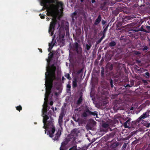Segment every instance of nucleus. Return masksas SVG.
Wrapping results in <instances>:
<instances>
[{
    "label": "nucleus",
    "mask_w": 150,
    "mask_h": 150,
    "mask_svg": "<svg viewBox=\"0 0 150 150\" xmlns=\"http://www.w3.org/2000/svg\"><path fill=\"white\" fill-rule=\"evenodd\" d=\"M102 20V17L100 15H99L98 18L95 20L94 24L96 25H98L100 23Z\"/></svg>",
    "instance_id": "obj_12"
},
{
    "label": "nucleus",
    "mask_w": 150,
    "mask_h": 150,
    "mask_svg": "<svg viewBox=\"0 0 150 150\" xmlns=\"http://www.w3.org/2000/svg\"><path fill=\"white\" fill-rule=\"evenodd\" d=\"M133 18L129 16H126L125 18H122V23L123 24H125L127 22H129L130 21L133 19Z\"/></svg>",
    "instance_id": "obj_8"
},
{
    "label": "nucleus",
    "mask_w": 150,
    "mask_h": 150,
    "mask_svg": "<svg viewBox=\"0 0 150 150\" xmlns=\"http://www.w3.org/2000/svg\"><path fill=\"white\" fill-rule=\"evenodd\" d=\"M65 114L64 112H62L60 113V115L58 119V123L59 126L61 127L62 125V123L63 122V117L64 116Z\"/></svg>",
    "instance_id": "obj_9"
},
{
    "label": "nucleus",
    "mask_w": 150,
    "mask_h": 150,
    "mask_svg": "<svg viewBox=\"0 0 150 150\" xmlns=\"http://www.w3.org/2000/svg\"><path fill=\"white\" fill-rule=\"evenodd\" d=\"M77 86V80L75 79L72 82V87L73 88H76Z\"/></svg>",
    "instance_id": "obj_18"
},
{
    "label": "nucleus",
    "mask_w": 150,
    "mask_h": 150,
    "mask_svg": "<svg viewBox=\"0 0 150 150\" xmlns=\"http://www.w3.org/2000/svg\"><path fill=\"white\" fill-rule=\"evenodd\" d=\"M136 63L138 64V65L139 66H142L143 65L141 61V60H139L138 59H137L136 60Z\"/></svg>",
    "instance_id": "obj_22"
},
{
    "label": "nucleus",
    "mask_w": 150,
    "mask_h": 150,
    "mask_svg": "<svg viewBox=\"0 0 150 150\" xmlns=\"http://www.w3.org/2000/svg\"><path fill=\"white\" fill-rule=\"evenodd\" d=\"M57 5L52 4L53 8L56 10H58L59 8L60 7L61 11H63V4L61 2H58Z\"/></svg>",
    "instance_id": "obj_7"
},
{
    "label": "nucleus",
    "mask_w": 150,
    "mask_h": 150,
    "mask_svg": "<svg viewBox=\"0 0 150 150\" xmlns=\"http://www.w3.org/2000/svg\"><path fill=\"white\" fill-rule=\"evenodd\" d=\"M134 80H132L131 81L130 84L131 87L133 86L134 85Z\"/></svg>",
    "instance_id": "obj_43"
},
{
    "label": "nucleus",
    "mask_w": 150,
    "mask_h": 150,
    "mask_svg": "<svg viewBox=\"0 0 150 150\" xmlns=\"http://www.w3.org/2000/svg\"><path fill=\"white\" fill-rule=\"evenodd\" d=\"M91 47V44H90L89 45L88 44H86V49L88 50L90 49Z\"/></svg>",
    "instance_id": "obj_35"
},
{
    "label": "nucleus",
    "mask_w": 150,
    "mask_h": 150,
    "mask_svg": "<svg viewBox=\"0 0 150 150\" xmlns=\"http://www.w3.org/2000/svg\"><path fill=\"white\" fill-rule=\"evenodd\" d=\"M74 50L79 54H81L82 52V48L80 45L77 42H75L73 45Z\"/></svg>",
    "instance_id": "obj_6"
},
{
    "label": "nucleus",
    "mask_w": 150,
    "mask_h": 150,
    "mask_svg": "<svg viewBox=\"0 0 150 150\" xmlns=\"http://www.w3.org/2000/svg\"><path fill=\"white\" fill-rule=\"evenodd\" d=\"M39 50V51L41 52V53H42V49H39V48L38 49Z\"/></svg>",
    "instance_id": "obj_57"
},
{
    "label": "nucleus",
    "mask_w": 150,
    "mask_h": 150,
    "mask_svg": "<svg viewBox=\"0 0 150 150\" xmlns=\"http://www.w3.org/2000/svg\"><path fill=\"white\" fill-rule=\"evenodd\" d=\"M127 144L126 143H125L122 146V148L124 149H125L126 148L127 146Z\"/></svg>",
    "instance_id": "obj_45"
},
{
    "label": "nucleus",
    "mask_w": 150,
    "mask_h": 150,
    "mask_svg": "<svg viewBox=\"0 0 150 150\" xmlns=\"http://www.w3.org/2000/svg\"><path fill=\"white\" fill-rule=\"evenodd\" d=\"M126 87H131V86H130L129 84L127 85Z\"/></svg>",
    "instance_id": "obj_62"
},
{
    "label": "nucleus",
    "mask_w": 150,
    "mask_h": 150,
    "mask_svg": "<svg viewBox=\"0 0 150 150\" xmlns=\"http://www.w3.org/2000/svg\"><path fill=\"white\" fill-rule=\"evenodd\" d=\"M57 22L56 19H54L52 21L50 24L49 29V33L50 34L51 36L53 34V32L55 30V27Z\"/></svg>",
    "instance_id": "obj_5"
},
{
    "label": "nucleus",
    "mask_w": 150,
    "mask_h": 150,
    "mask_svg": "<svg viewBox=\"0 0 150 150\" xmlns=\"http://www.w3.org/2000/svg\"><path fill=\"white\" fill-rule=\"evenodd\" d=\"M137 23L136 22H132L130 23L131 25V26H134L136 25Z\"/></svg>",
    "instance_id": "obj_50"
},
{
    "label": "nucleus",
    "mask_w": 150,
    "mask_h": 150,
    "mask_svg": "<svg viewBox=\"0 0 150 150\" xmlns=\"http://www.w3.org/2000/svg\"><path fill=\"white\" fill-rule=\"evenodd\" d=\"M103 130V132H106L107 131V129H103V130H102V131Z\"/></svg>",
    "instance_id": "obj_61"
},
{
    "label": "nucleus",
    "mask_w": 150,
    "mask_h": 150,
    "mask_svg": "<svg viewBox=\"0 0 150 150\" xmlns=\"http://www.w3.org/2000/svg\"><path fill=\"white\" fill-rule=\"evenodd\" d=\"M122 24H122V21H121V22H118L116 24V26L117 28H119L120 27V26H121Z\"/></svg>",
    "instance_id": "obj_29"
},
{
    "label": "nucleus",
    "mask_w": 150,
    "mask_h": 150,
    "mask_svg": "<svg viewBox=\"0 0 150 150\" xmlns=\"http://www.w3.org/2000/svg\"><path fill=\"white\" fill-rule=\"evenodd\" d=\"M105 5V3L104 4H103V6H102V5H101V6H100V8L101 9L103 10H105V8L104 7V6Z\"/></svg>",
    "instance_id": "obj_44"
},
{
    "label": "nucleus",
    "mask_w": 150,
    "mask_h": 150,
    "mask_svg": "<svg viewBox=\"0 0 150 150\" xmlns=\"http://www.w3.org/2000/svg\"><path fill=\"white\" fill-rule=\"evenodd\" d=\"M65 79L64 78V76H62V81H64V80Z\"/></svg>",
    "instance_id": "obj_59"
},
{
    "label": "nucleus",
    "mask_w": 150,
    "mask_h": 150,
    "mask_svg": "<svg viewBox=\"0 0 150 150\" xmlns=\"http://www.w3.org/2000/svg\"><path fill=\"white\" fill-rule=\"evenodd\" d=\"M79 96L80 97L76 102V104L78 105H80L81 103L83 100V93L82 92H81L79 93Z\"/></svg>",
    "instance_id": "obj_13"
},
{
    "label": "nucleus",
    "mask_w": 150,
    "mask_h": 150,
    "mask_svg": "<svg viewBox=\"0 0 150 150\" xmlns=\"http://www.w3.org/2000/svg\"><path fill=\"white\" fill-rule=\"evenodd\" d=\"M145 74L146 76V78H148L149 77L150 75L149 73L148 72H146L145 73Z\"/></svg>",
    "instance_id": "obj_41"
},
{
    "label": "nucleus",
    "mask_w": 150,
    "mask_h": 150,
    "mask_svg": "<svg viewBox=\"0 0 150 150\" xmlns=\"http://www.w3.org/2000/svg\"><path fill=\"white\" fill-rule=\"evenodd\" d=\"M67 90L68 91H70V88H71V86L70 84H68L67 85Z\"/></svg>",
    "instance_id": "obj_37"
},
{
    "label": "nucleus",
    "mask_w": 150,
    "mask_h": 150,
    "mask_svg": "<svg viewBox=\"0 0 150 150\" xmlns=\"http://www.w3.org/2000/svg\"><path fill=\"white\" fill-rule=\"evenodd\" d=\"M118 145V143H114L112 145V147L113 148H115Z\"/></svg>",
    "instance_id": "obj_31"
},
{
    "label": "nucleus",
    "mask_w": 150,
    "mask_h": 150,
    "mask_svg": "<svg viewBox=\"0 0 150 150\" xmlns=\"http://www.w3.org/2000/svg\"><path fill=\"white\" fill-rule=\"evenodd\" d=\"M91 2L92 3H93L95 2L96 1L95 0H92Z\"/></svg>",
    "instance_id": "obj_58"
},
{
    "label": "nucleus",
    "mask_w": 150,
    "mask_h": 150,
    "mask_svg": "<svg viewBox=\"0 0 150 150\" xmlns=\"http://www.w3.org/2000/svg\"><path fill=\"white\" fill-rule=\"evenodd\" d=\"M92 109L87 106H86L83 110V112L81 115V117L83 118H86L89 116H95L96 117L98 115V112L97 111L92 112Z\"/></svg>",
    "instance_id": "obj_3"
},
{
    "label": "nucleus",
    "mask_w": 150,
    "mask_h": 150,
    "mask_svg": "<svg viewBox=\"0 0 150 150\" xmlns=\"http://www.w3.org/2000/svg\"><path fill=\"white\" fill-rule=\"evenodd\" d=\"M150 125V123H147L146 125V126L147 127H149Z\"/></svg>",
    "instance_id": "obj_54"
},
{
    "label": "nucleus",
    "mask_w": 150,
    "mask_h": 150,
    "mask_svg": "<svg viewBox=\"0 0 150 150\" xmlns=\"http://www.w3.org/2000/svg\"><path fill=\"white\" fill-rule=\"evenodd\" d=\"M58 0H48L47 3L51 4H57L58 3Z\"/></svg>",
    "instance_id": "obj_17"
},
{
    "label": "nucleus",
    "mask_w": 150,
    "mask_h": 150,
    "mask_svg": "<svg viewBox=\"0 0 150 150\" xmlns=\"http://www.w3.org/2000/svg\"><path fill=\"white\" fill-rule=\"evenodd\" d=\"M134 109V108L133 107H132L130 108V110H133Z\"/></svg>",
    "instance_id": "obj_64"
},
{
    "label": "nucleus",
    "mask_w": 150,
    "mask_h": 150,
    "mask_svg": "<svg viewBox=\"0 0 150 150\" xmlns=\"http://www.w3.org/2000/svg\"><path fill=\"white\" fill-rule=\"evenodd\" d=\"M133 53L134 54L136 55H139L141 54V53L139 51H133Z\"/></svg>",
    "instance_id": "obj_34"
},
{
    "label": "nucleus",
    "mask_w": 150,
    "mask_h": 150,
    "mask_svg": "<svg viewBox=\"0 0 150 150\" xmlns=\"http://www.w3.org/2000/svg\"><path fill=\"white\" fill-rule=\"evenodd\" d=\"M78 136V134L75 130L74 129L73 130L70 134L69 137L67 139V142L66 143L65 142H62L61 144V146H66V145L67 144V142L70 141H71L72 142H74L75 141L77 137Z\"/></svg>",
    "instance_id": "obj_4"
},
{
    "label": "nucleus",
    "mask_w": 150,
    "mask_h": 150,
    "mask_svg": "<svg viewBox=\"0 0 150 150\" xmlns=\"http://www.w3.org/2000/svg\"><path fill=\"white\" fill-rule=\"evenodd\" d=\"M103 36L101 37L103 38V39L104 38V37H105V34H103Z\"/></svg>",
    "instance_id": "obj_56"
},
{
    "label": "nucleus",
    "mask_w": 150,
    "mask_h": 150,
    "mask_svg": "<svg viewBox=\"0 0 150 150\" xmlns=\"http://www.w3.org/2000/svg\"><path fill=\"white\" fill-rule=\"evenodd\" d=\"M51 109L52 110L53 112H54V108L53 107H52L51 108Z\"/></svg>",
    "instance_id": "obj_60"
},
{
    "label": "nucleus",
    "mask_w": 150,
    "mask_h": 150,
    "mask_svg": "<svg viewBox=\"0 0 150 150\" xmlns=\"http://www.w3.org/2000/svg\"><path fill=\"white\" fill-rule=\"evenodd\" d=\"M109 125H110L109 124L104 123L102 124V126L103 128L106 129L109 126Z\"/></svg>",
    "instance_id": "obj_27"
},
{
    "label": "nucleus",
    "mask_w": 150,
    "mask_h": 150,
    "mask_svg": "<svg viewBox=\"0 0 150 150\" xmlns=\"http://www.w3.org/2000/svg\"><path fill=\"white\" fill-rule=\"evenodd\" d=\"M53 102L52 101H51L50 102V105H52L53 104Z\"/></svg>",
    "instance_id": "obj_55"
},
{
    "label": "nucleus",
    "mask_w": 150,
    "mask_h": 150,
    "mask_svg": "<svg viewBox=\"0 0 150 150\" xmlns=\"http://www.w3.org/2000/svg\"><path fill=\"white\" fill-rule=\"evenodd\" d=\"M48 59H47V62L48 63L50 62L54 56V54L53 53L50 52L48 54Z\"/></svg>",
    "instance_id": "obj_15"
},
{
    "label": "nucleus",
    "mask_w": 150,
    "mask_h": 150,
    "mask_svg": "<svg viewBox=\"0 0 150 150\" xmlns=\"http://www.w3.org/2000/svg\"><path fill=\"white\" fill-rule=\"evenodd\" d=\"M60 149V150H67V149L66 146H61Z\"/></svg>",
    "instance_id": "obj_38"
},
{
    "label": "nucleus",
    "mask_w": 150,
    "mask_h": 150,
    "mask_svg": "<svg viewBox=\"0 0 150 150\" xmlns=\"http://www.w3.org/2000/svg\"><path fill=\"white\" fill-rule=\"evenodd\" d=\"M141 120H138V118L135 121H132V124L133 125H137L138 124Z\"/></svg>",
    "instance_id": "obj_23"
},
{
    "label": "nucleus",
    "mask_w": 150,
    "mask_h": 150,
    "mask_svg": "<svg viewBox=\"0 0 150 150\" xmlns=\"http://www.w3.org/2000/svg\"><path fill=\"white\" fill-rule=\"evenodd\" d=\"M143 48H142V50L143 51H144L146 50H147L148 49H149V47H148L147 46H143Z\"/></svg>",
    "instance_id": "obj_30"
},
{
    "label": "nucleus",
    "mask_w": 150,
    "mask_h": 150,
    "mask_svg": "<svg viewBox=\"0 0 150 150\" xmlns=\"http://www.w3.org/2000/svg\"><path fill=\"white\" fill-rule=\"evenodd\" d=\"M149 116V112H146L143 113L140 117L138 118V120H141L142 119H144Z\"/></svg>",
    "instance_id": "obj_11"
},
{
    "label": "nucleus",
    "mask_w": 150,
    "mask_h": 150,
    "mask_svg": "<svg viewBox=\"0 0 150 150\" xmlns=\"http://www.w3.org/2000/svg\"><path fill=\"white\" fill-rule=\"evenodd\" d=\"M64 76L69 80L71 79V78L70 77V74L69 73H66L64 75Z\"/></svg>",
    "instance_id": "obj_28"
},
{
    "label": "nucleus",
    "mask_w": 150,
    "mask_h": 150,
    "mask_svg": "<svg viewBox=\"0 0 150 150\" xmlns=\"http://www.w3.org/2000/svg\"><path fill=\"white\" fill-rule=\"evenodd\" d=\"M146 28L149 30V32H150V26L148 25H146Z\"/></svg>",
    "instance_id": "obj_48"
},
{
    "label": "nucleus",
    "mask_w": 150,
    "mask_h": 150,
    "mask_svg": "<svg viewBox=\"0 0 150 150\" xmlns=\"http://www.w3.org/2000/svg\"><path fill=\"white\" fill-rule=\"evenodd\" d=\"M49 117L48 116L45 115L43 116V122L44 124L43 127L45 129V133H46V129L47 128L50 129L47 132V135H49V137L51 138H53L54 137V134L55 131V128L54 125V120L52 117H50V120H48Z\"/></svg>",
    "instance_id": "obj_2"
},
{
    "label": "nucleus",
    "mask_w": 150,
    "mask_h": 150,
    "mask_svg": "<svg viewBox=\"0 0 150 150\" xmlns=\"http://www.w3.org/2000/svg\"><path fill=\"white\" fill-rule=\"evenodd\" d=\"M16 109L17 110L20 111L22 110V107L21 105H19V106L16 107Z\"/></svg>",
    "instance_id": "obj_32"
},
{
    "label": "nucleus",
    "mask_w": 150,
    "mask_h": 150,
    "mask_svg": "<svg viewBox=\"0 0 150 150\" xmlns=\"http://www.w3.org/2000/svg\"><path fill=\"white\" fill-rule=\"evenodd\" d=\"M60 93L59 92H55L54 93L55 95L56 96H58L59 95V93Z\"/></svg>",
    "instance_id": "obj_53"
},
{
    "label": "nucleus",
    "mask_w": 150,
    "mask_h": 150,
    "mask_svg": "<svg viewBox=\"0 0 150 150\" xmlns=\"http://www.w3.org/2000/svg\"><path fill=\"white\" fill-rule=\"evenodd\" d=\"M77 146L76 145L73 146L70 148L69 150H76V149Z\"/></svg>",
    "instance_id": "obj_36"
},
{
    "label": "nucleus",
    "mask_w": 150,
    "mask_h": 150,
    "mask_svg": "<svg viewBox=\"0 0 150 150\" xmlns=\"http://www.w3.org/2000/svg\"><path fill=\"white\" fill-rule=\"evenodd\" d=\"M77 15V13L76 11H75L72 14V18L73 21L74 20V18H76V16Z\"/></svg>",
    "instance_id": "obj_24"
},
{
    "label": "nucleus",
    "mask_w": 150,
    "mask_h": 150,
    "mask_svg": "<svg viewBox=\"0 0 150 150\" xmlns=\"http://www.w3.org/2000/svg\"><path fill=\"white\" fill-rule=\"evenodd\" d=\"M132 30L134 31H135V32H138L139 31H143V32H146V33H149V32L148 31L146 30H145V29H144V28H143V26L142 25L140 29H133Z\"/></svg>",
    "instance_id": "obj_14"
},
{
    "label": "nucleus",
    "mask_w": 150,
    "mask_h": 150,
    "mask_svg": "<svg viewBox=\"0 0 150 150\" xmlns=\"http://www.w3.org/2000/svg\"><path fill=\"white\" fill-rule=\"evenodd\" d=\"M52 113V111L51 110H50L48 112V113L47 114V115L49 117V119L48 120H50V117H52L51 115Z\"/></svg>",
    "instance_id": "obj_26"
},
{
    "label": "nucleus",
    "mask_w": 150,
    "mask_h": 150,
    "mask_svg": "<svg viewBox=\"0 0 150 150\" xmlns=\"http://www.w3.org/2000/svg\"><path fill=\"white\" fill-rule=\"evenodd\" d=\"M142 81L143 83H144L145 85H146L148 83L147 81L146 80L142 79Z\"/></svg>",
    "instance_id": "obj_46"
},
{
    "label": "nucleus",
    "mask_w": 150,
    "mask_h": 150,
    "mask_svg": "<svg viewBox=\"0 0 150 150\" xmlns=\"http://www.w3.org/2000/svg\"><path fill=\"white\" fill-rule=\"evenodd\" d=\"M108 25L105 28V29H104V30H103V33L105 34L106 32L107 31V30H108Z\"/></svg>",
    "instance_id": "obj_39"
},
{
    "label": "nucleus",
    "mask_w": 150,
    "mask_h": 150,
    "mask_svg": "<svg viewBox=\"0 0 150 150\" xmlns=\"http://www.w3.org/2000/svg\"><path fill=\"white\" fill-rule=\"evenodd\" d=\"M62 131L61 129H59L55 134L54 137L53 138V139L55 140L58 141L59 140V138L61 134Z\"/></svg>",
    "instance_id": "obj_10"
},
{
    "label": "nucleus",
    "mask_w": 150,
    "mask_h": 150,
    "mask_svg": "<svg viewBox=\"0 0 150 150\" xmlns=\"http://www.w3.org/2000/svg\"><path fill=\"white\" fill-rule=\"evenodd\" d=\"M47 3V1L46 0H42L40 3V5L42 6H46V4Z\"/></svg>",
    "instance_id": "obj_16"
},
{
    "label": "nucleus",
    "mask_w": 150,
    "mask_h": 150,
    "mask_svg": "<svg viewBox=\"0 0 150 150\" xmlns=\"http://www.w3.org/2000/svg\"><path fill=\"white\" fill-rule=\"evenodd\" d=\"M43 15V14L42 15L40 13V14H39V16H40V18L42 19H43L45 18V15L44 14H43V15Z\"/></svg>",
    "instance_id": "obj_42"
},
{
    "label": "nucleus",
    "mask_w": 150,
    "mask_h": 150,
    "mask_svg": "<svg viewBox=\"0 0 150 150\" xmlns=\"http://www.w3.org/2000/svg\"><path fill=\"white\" fill-rule=\"evenodd\" d=\"M101 42V41L100 39L98 40L96 42V45H98V44H100Z\"/></svg>",
    "instance_id": "obj_49"
},
{
    "label": "nucleus",
    "mask_w": 150,
    "mask_h": 150,
    "mask_svg": "<svg viewBox=\"0 0 150 150\" xmlns=\"http://www.w3.org/2000/svg\"><path fill=\"white\" fill-rule=\"evenodd\" d=\"M46 72L45 73V82L46 86V93L45 94V98H44V105L43 108V115L46 113L47 110V104L46 102L48 100L49 95L51 93V90L52 87L53 82L54 80L58 81L59 80L58 77L55 76V72L56 67L54 64H52L49 67H46Z\"/></svg>",
    "instance_id": "obj_1"
},
{
    "label": "nucleus",
    "mask_w": 150,
    "mask_h": 150,
    "mask_svg": "<svg viewBox=\"0 0 150 150\" xmlns=\"http://www.w3.org/2000/svg\"><path fill=\"white\" fill-rule=\"evenodd\" d=\"M64 34L63 35H62V34H59V36L60 37V38H64Z\"/></svg>",
    "instance_id": "obj_52"
},
{
    "label": "nucleus",
    "mask_w": 150,
    "mask_h": 150,
    "mask_svg": "<svg viewBox=\"0 0 150 150\" xmlns=\"http://www.w3.org/2000/svg\"><path fill=\"white\" fill-rule=\"evenodd\" d=\"M106 23V21L104 20H102V25H105Z\"/></svg>",
    "instance_id": "obj_51"
},
{
    "label": "nucleus",
    "mask_w": 150,
    "mask_h": 150,
    "mask_svg": "<svg viewBox=\"0 0 150 150\" xmlns=\"http://www.w3.org/2000/svg\"><path fill=\"white\" fill-rule=\"evenodd\" d=\"M110 83L111 87L112 88L114 86L113 85V80L112 79H110Z\"/></svg>",
    "instance_id": "obj_40"
},
{
    "label": "nucleus",
    "mask_w": 150,
    "mask_h": 150,
    "mask_svg": "<svg viewBox=\"0 0 150 150\" xmlns=\"http://www.w3.org/2000/svg\"><path fill=\"white\" fill-rule=\"evenodd\" d=\"M116 42L114 41H111L109 43V45L110 47H113L115 46Z\"/></svg>",
    "instance_id": "obj_19"
},
{
    "label": "nucleus",
    "mask_w": 150,
    "mask_h": 150,
    "mask_svg": "<svg viewBox=\"0 0 150 150\" xmlns=\"http://www.w3.org/2000/svg\"><path fill=\"white\" fill-rule=\"evenodd\" d=\"M54 45V43H49V47L48 49V51L50 52L52 49V48L53 47Z\"/></svg>",
    "instance_id": "obj_20"
},
{
    "label": "nucleus",
    "mask_w": 150,
    "mask_h": 150,
    "mask_svg": "<svg viewBox=\"0 0 150 150\" xmlns=\"http://www.w3.org/2000/svg\"><path fill=\"white\" fill-rule=\"evenodd\" d=\"M105 70L104 69L103 67L101 68V76L102 77H104Z\"/></svg>",
    "instance_id": "obj_25"
},
{
    "label": "nucleus",
    "mask_w": 150,
    "mask_h": 150,
    "mask_svg": "<svg viewBox=\"0 0 150 150\" xmlns=\"http://www.w3.org/2000/svg\"><path fill=\"white\" fill-rule=\"evenodd\" d=\"M82 71H83V69H80V70H78L77 71V74H80L81 73Z\"/></svg>",
    "instance_id": "obj_47"
},
{
    "label": "nucleus",
    "mask_w": 150,
    "mask_h": 150,
    "mask_svg": "<svg viewBox=\"0 0 150 150\" xmlns=\"http://www.w3.org/2000/svg\"><path fill=\"white\" fill-rule=\"evenodd\" d=\"M131 120V118H129L124 124V126L125 128H127L128 126L127 124L130 123Z\"/></svg>",
    "instance_id": "obj_21"
},
{
    "label": "nucleus",
    "mask_w": 150,
    "mask_h": 150,
    "mask_svg": "<svg viewBox=\"0 0 150 150\" xmlns=\"http://www.w3.org/2000/svg\"><path fill=\"white\" fill-rule=\"evenodd\" d=\"M47 21H49L50 20V18L49 17H47L46 18Z\"/></svg>",
    "instance_id": "obj_63"
},
{
    "label": "nucleus",
    "mask_w": 150,
    "mask_h": 150,
    "mask_svg": "<svg viewBox=\"0 0 150 150\" xmlns=\"http://www.w3.org/2000/svg\"><path fill=\"white\" fill-rule=\"evenodd\" d=\"M113 65L112 64H110V66H108L107 68L108 69H109L111 71L113 69Z\"/></svg>",
    "instance_id": "obj_33"
}]
</instances>
